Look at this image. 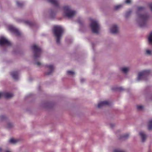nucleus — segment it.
<instances>
[{
	"mask_svg": "<svg viewBox=\"0 0 152 152\" xmlns=\"http://www.w3.org/2000/svg\"><path fill=\"white\" fill-rule=\"evenodd\" d=\"M90 23L89 26L92 32L98 34L101 31V27L99 21L96 19L92 18H89Z\"/></svg>",
	"mask_w": 152,
	"mask_h": 152,
	"instance_id": "f257e3e1",
	"label": "nucleus"
},
{
	"mask_svg": "<svg viewBox=\"0 0 152 152\" xmlns=\"http://www.w3.org/2000/svg\"><path fill=\"white\" fill-rule=\"evenodd\" d=\"M143 9L142 7H138L137 8L136 14L137 16V20L141 26H142V23L144 24L148 18V16L146 15H142L140 14V12Z\"/></svg>",
	"mask_w": 152,
	"mask_h": 152,
	"instance_id": "f03ea898",
	"label": "nucleus"
},
{
	"mask_svg": "<svg viewBox=\"0 0 152 152\" xmlns=\"http://www.w3.org/2000/svg\"><path fill=\"white\" fill-rule=\"evenodd\" d=\"M76 13L75 11L72 10L68 6H65L63 8V15L69 18H72Z\"/></svg>",
	"mask_w": 152,
	"mask_h": 152,
	"instance_id": "7ed1b4c3",
	"label": "nucleus"
},
{
	"mask_svg": "<svg viewBox=\"0 0 152 152\" xmlns=\"http://www.w3.org/2000/svg\"><path fill=\"white\" fill-rule=\"evenodd\" d=\"M64 29L61 26H55L53 29V32L54 35L57 38H59L62 35Z\"/></svg>",
	"mask_w": 152,
	"mask_h": 152,
	"instance_id": "20e7f679",
	"label": "nucleus"
},
{
	"mask_svg": "<svg viewBox=\"0 0 152 152\" xmlns=\"http://www.w3.org/2000/svg\"><path fill=\"white\" fill-rule=\"evenodd\" d=\"M34 51V57L35 59L40 56L42 52L41 48L36 45H34L32 47Z\"/></svg>",
	"mask_w": 152,
	"mask_h": 152,
	"instance_id": "39448f33",
	"label": "nucleus"
},
{
	"mask_svg": "<svg viewBox=\"0 0 152 152\" xmlns=\"http://www.w3.org/2000/svg\"><path fill=\"white\" fill-rule=\"evenodd\" d=\"M7 29L10 32L15 34L16 36L21 34L20 32L16 28L11 25H9L7 26Z\"/></svg>",
	"mask_w": 152,
	"mask_h": 152,
	"instance_id": "423d86ee",
	"label": "nucleus"
},
{
	"mask_svg": "<svg viewBox=\"0 0 152 152\" xmlns=\"http://www.w3.org/2000/svg\"><path fill=\"white\" fill-rule=\"evenodd\" d=\"M151 72L149 70H145L138 73L137 80H138L143 79V78L148 75Z\"/></svg>",
	"mask_w": 152,
	"mask_h": 152,
	"instance_id": "0eeeda50",
	"label": "nucleus"
},
{
	"mask_svg": "<svg viewBox=\"0 0 152 152\" xmlns=\"http://www.w3.org/2000/svg\"><path fill=\"white\" fill-rule=\"evenodd\" d=\"M109 31L110 32L114 34L117 33L119 31V27L116 24H113L110 27Z\"/></svg>",
	"mask_w": 152,
	"mask_h": 152,
	"instance_id": "6e6552de",
	"label": "nucleus"
},
{
	"mask_svg": "<svg viewBox=\"0 0 152 152\" xmlns=\"http://www.w3.org/2000/svg\"><path fill=\"white\" fill-rule=\"evenodd\" d=\"M13 96V94L12 93L7 92H2L0 93V98L1 96H4L6 98L8 99L12 97Z\"/></svg>",
	"mask_w": 152,
	"mask_h": 152,
	"instance_id": "1a4fd4ad",
	"label": "nucleus"
},
{
	"mask_svg": "<svg viewBox=\"0 0 152 152\" xmlns=\"http://www.w3.org/2000/svg\"><path fill=\"white\" fill-rule=\"evenodd\" d=\"M6 45L10 46L11 45V42L7 40L6 39H0V45Z\"/></svg>",
	"mask_w": 152,
	"mask_h": 152,
	"instance_id": "9d476101",
	"label": "nucleus"
},
{
	"mask_svg": "<svg viewBox=\"0 0 152 152\" xmlns=\"http://www.w3.org/2000/svg\"><path fill=\"white\" fill-rule=\"evenodd\" d=\"M110 102L108 101H104L101 102L98 104V107L100 108L102 107L105 105H109L110 104Z\"/></svg>",
	"mask_w": 152,
	"mask_h": 152,
	"instance_id": "9b49d317",
	"label": "nucleus"
},
{
	"mask_svg": "<svg viewBox=\"0 0 152 152\" xmlns=\"http://www.w3.org/2000/svg\"><path fill=\"white\" fill-rule=\"evenodd\" d=\"M47 66L48 68L49 71V72L46 73V75H50L53 71L54 69V66L52 65H47Z\"/></svg>",
	"mask_w": 152,
	"mask_h": 152,
	"instance_id": "f8f14e48",
	"label": "nucleus"
},
{
	"mask_svg": "<svg viewBox=\"0 0 152 152\" xmlns=\"http://www.w3.org/2000/svg\"><path fill=\"white\" fill-rule=\"evenodd\" d=\"M11 75L15 80H17L18 78V73L17 72L14 71L11 73Z\"/></svg>",
	"mask_w": 152,
	"mask_h": 152,
	"instance_id": "ddd939ff",
	"label": "nucleus"
},
{
	"mask_svg": "<svg viewBox=\"0 0 152 152\" xmlns=\"http://www.w3.org/2000/svg\"><path fill=\"white\" fill-rule=\"evenodd\" d=\"M48 1L54 5L56 7H58L59 3L57 0H48Z\"/></svg>",
	"mask_w": 152,
	"mask_h": 152,
	"instance_id": "4468645a",
	"label": "nucleus"
},
{
	"mask_svg": "<svg viewBox=\"0 0 152 152\" xmlns=\"http://www.w3.org/2000/svg\"><path fill=\"white\" fill-rule=\"evenodd\" d=\"M139 134L141 137L142 142H144L146 138V134L142 132H140Z\"/></svg>",
	"mask_w": 152,
	"mask_h": 152,
	"instance_id": "2eb2a0df",
	"label": "nucleus"
},
{
	"mask_svg": "<svg viewBox=\"0 0 152 152\" xmlns=\"http://www.w3.org/2000/svg\"><path fill=\"white\" fill-rule=\"evenodd\" d=\"M18 140L17 139H15L13 138L9 140V142L15 144L18 141Z\"/></svg>",
	"mask_w": 152,
	"mask_h": 152,
	"instance_id": "dca6fc26",
	"label": "nucleus"
},
{
	"mask_svg": "<svg viewBox=\"0 0 152 152\" xmlns=\"http://www.w3.org/2000/svg\"><path fill=\"white\" fill-rule=\"evenodd\" d=\"M129 70V68L127 67H123L121 69V70L125 73H126Z\"/></svg>",
	"mask_w": 152,
	"mask_h": 152,
	"instance_id": "f3484780",
	"label": "nucleus"
},
{
	"mask_svg": "<svg viewBox=\"0 0 152 152\" xmlns=\"http://www.w3.org/2000/svg\"><path fill=\"white\" fill-rule=\"evenodd\" d=\"M148 129L149 130L152 129V120H150L149 122Z\"/></svg>",
	"mask_w": 152,
	"mask_h": 152,
	"instance_id": "a211bd4d",
	"label": "nucleus"
},
{
	"mask_svg": "<svg viewBox=\"0 0 152 152\" xmlns=\"http://www.w3.org/2000/svg\"><path fill=\"white\" fill-rule=\"evenodd\" d=\"M129 136V134H126L123 135L121 137V138L123 139H126L128 138Z\"/></svg>",
	"mask_w": 152,
	"mask_h": 152,
	"instance_id": "6ab92c4d",
	"label": "nucleus"
},
{
	"mask_svg": "<svg viewBox=\"0 0 152 152\" xmlns=\"http://www.w3.org/2000/svg\"><path fill=\"white\" fill-rule=\"evenodd\" d=\"M78 22L80 24V30L82 31V29H85V27L83 26H82V21H78Z\"/></svg>",
	"mask_w": 152,
	"mask_h": 152,
	"instance_id": "aec40b11",
	"label": "nucleus"
},
{
	"mask_svg": "<svg viewBox=\"0 0 152 152\" xmlns=\"http://www.w3.org/2000/svg\"><path fill=\"white\" fill-rule=\"evenodd\" d=\"M122 7V5H119L116 6L115 7V10H118L121 8Z\"/></svg>",
	"mask_w": 152,
	"mask_h": 152,
	"instance_id": "412c9836",
	"label": "nucleus"
},
{
	"mask_svg": "<svg viewBox=\"0 0 152 152\" xmlns=\"http://www.w3.org/2000/svg\"><path fill=\"white\" fill-rule=\"evenodd\" d=\"M67 72V74L69 75H73L75 74L74 72L71 71H68Z\"/></svg>",
	"mask_w": 152,
	"mask_h": 152,
	"instance_id": "4be33fe9",
	"label": "nucleus"
},
{
	"mask_svg": "<svg viewBox=\"0 0 152 152\" xmlns=\"http://www.w3.org/2000/svg\"><path fill=\"white\" fill-rule=\"evenodd\" d=\"M143 107L141 105H137V108L139 110H141L143 109Z\"/></svg>",
	"mask_w": 152,
	"mask_h": 152,
	"instance_id": "5701e85b",
	"label": "nucleus"
},
{
	"mask_svg": "<svg viewBox=\"0 0 152 152\" xmlns=\"http://www.w3.org/2000/svg\"><path fill=\"white\" fill-rule=\"evenodd\" d=\"M50 17L51 18H52V16L53 15H55V12H52V11H51L50 12Z\"/></svg>",
	"mask_w": 152,
	"mask_h": 152,
	"instance_id": "b1692460",
	"label": "nucleus"
},
{
	"mask_svg": "<svg viewBox=\"0 0 152 152\" xmlns=\"http://www.w3.org/2000/svg\"><path fill=\"white\" fill-rule=\"evenodd\" d=\"M146 53L147 54L149 55H151V54L152 51L150 50H147L146 51Z\"/></svg>",
	"mask_w": 152,
	"mask_h": 152,
	"instance_id": "393cba45",
	"label": "nucleus"
},
{
	"mask_svg": "<svg viewBox=\"0 0 152 152\" xmlns=\"http://www.w3.org/2000/svg\"><path fill=\"white\" fill-rule=\"evenodd\" d=\"M148 42L149 44L150 45H152V39H148Z\"/></svg>",
	"mask_w": 152,
	"mask_h": 152,
	"instance_id": "a878e982",
	"label": "nucleus"
},
{
	"mask_svg": "<svg viewBox=\"0 0 152 152\" xmlns=\"http://www.w3.org/2000/svg\"><path fill=\"white\" fill-rule=\"evenodd\" d=\"M114 152H125L124 151L118 150V149H115L114 151Z\"/></svg>",
	"mask_w": 152,
	"mask_h": 152,
	"instance_id": "bb28decb",
	"label": "nucleus"
},
{
	"mask_svg": "<svg viewBox=\"0 0 152 152\" xmlns=\"http://www.w3.org/2000/svg\"><path fill=\"white\" fill-rule=\"evenodd\" d=\"M17 4L18 6L20 7L22 6V4L20 3H19L18 1L17 2Z\"/></svg>",
	"mask_w": 152,
	"mask_h": 152,
	"instance_id": "cd10ccee",
	"label": "nucleus"
},
{
	"mask_svg": "<svg viewBox=\"0 0 152 152\" xmlns=\"http://www.w3.org/2000/svg\"><path fill=\"white\" fill-rule=\"evenodd\" d=\"M148 38H152V32H151L149 33Z\"/></svg>",
	"mask_w": 152,
	"mask_h": 152,
	"instance_id": "c85d7f7f",
	"label": "nucleus"
},
{
	"mask_svg": "<svg viewBox=\"0 0 152 152\" xmlns=\"http://www.w3.org/2000/svg\"><path fill=\"white\" fill-rule=\"evenodd\" d=\"M60 39H56V42L58 44H59L60 41Z\"/></svg>",
	"mask_w": 152,
	"mask_h": 152,
	"instance_id": "c756f323",
	"label": "nucleus"
},
{
	"mask_svg": "<svg viewBox=\"0 0 152 152\" xmlns=\"http://www.w3.org/2000/svg\"><path fill=\"white\" fill-rule=\"evenodd\" d=\"M126 3L127 4L130 3L131 2V0H126Z\"/></svg>",
	"mask_w": 152,
	"mask_h": 152,
	"instance_id": "7c9ffc66",
	"label": "nucleus"
},
{
	"mask_svg": "<svg viewBox=\"0 0 152 152\" xmlns=\"http://www.w3.org/2000/svg\"><path fill=\"white\" fill-rule=\"evenodd\" d=\"M36 64L38 66H39L41 65V63L39 62H37L36 63Z\"/></svg>",
	"mask_w": 152,
	"mask_h": 152,
	"instance_id": "2f4dec72",
	"label": "nucleus"
},
{
	"mask_svg": "<svg viewBox=\"0 0 152 152\" xmlns=\"http://www.w3.org/2000/svg\"><path fill=\"white\" fill-rule=\"evenodd\" d=\"M150 7L151 8V11H152V3L150 4Z\"/></svg>",
	"mask_w": 152,
	"mask_h": 152,
	"instance_id": "473e14b6",
	"label": "nucleus"
},
{
	"mask_svg": "<svg viewBox=\"0 0 152 152\" xmlns=\"http://www.w3.org/2000/svg\"><path fill=\"white\" fill-rule=\"evenodd\" d=\"M5 37H6L4 35H1L0 37V38H5Z\"/></svg>",
	"mask_w": 152,
	"mask_h": 152,
	"instance_id": "72a5a7b5",
	"label": "nucleus"
},
{
	"mask_svg": "<svg viewBox=\"0 0 152 152\" xmlns=\"http://www.w3.org/2000/svg\"><path fill=\"white\" fill-rule=\"evenodd\" d=\"M26 23L28 24V25H31V23L28 21H27L26 22Z\"/></svg>",
	"mask_w": 152,
	"mask_h": 152,
	"instance_id": "f704fd0d",
	"label": "nucleus"
},
{
	"mask_svg": "<svg viewBox=\"0 0 152 152\" xmlns=\"http://www.w3.org/2000/svg\"><path fill=\"white\" fill-rule=\"evenodd\" d=\"M131 12H128L126 13V16L127 17L129 14H130Z\"/></svg>",
	"mask_w": 152,
	"mask_h": 152,
	"instance_id": "c9c22d12",
	"label": "nucleus"
},
{
	"mask_svg": "<svg viewBox=\"0 0 152 152\" xmlns=\"http://www.w3.org/2000/svg\"><path fill=\"white\" fill-rule=\"evenodd\" d=\"M85 81V80L83 79H81L80 80V82L81 83Z\"/></svg>",
	"mask_w": 152,
	"mask_h": 152,
	"instance_id": "e433bc0d",
	"label": "nucleus"
},
{
	"mask_svg": "<svg viewBox=\"0 0 152 152\" xmlns=\"http://www.w3.org/2000/svg\"><path fill=\"white\" fill-rule=\"evenodd\" d=\"M4 118V116L2 115L0 117V119H1V118Z\"/></svg>",
	"mask_w": 152,
	"mask_h": 152,
	"instance_id": "4c0bfd02",
	"label": "nucleus"
},
{
	"mask_svg": "<svg viewBox=\"0 0 152 152\" xmlns=\"http://www.w3.org/2000/svg\"><path fill=\"white\" fill-rule=\"evenodd\" d=\"M119 89L120 90H121L122 89L121 88H119Z\"/></svg>",
	"mask_w": 152,
	"mask_h": 152,
	"instance_id": "58836bf2",
	"label": "nucleus"
},
{
	"mask_svg": "<svg viewBox=\"0 0 152 152\" xmlns=\"http://www.w3.org/2000/svg\"><path fill=\"white\" fill-rule=\"evenodd\" d=\"M2 151V149L1 148H0V152H1Z\"/></svg>",
	"mask_w": 152,
	"mask_h": 152,
	"instance_id": "ea45409f",
	"label": "nucleus"
},
{
	"mask_svg": "<svg viewBox=\"0 0 152 152\" xmlns=\"http://www.w3.org/2000/svg\"><path fill=\"white\" fill-rule=\"evenodd\" d=\"M6 152H10L9 151H6Z\"/></svg>",
	"mask_w": 152,
	"mask_h": 152,
	"instance_id": "a19ab883",
	"label": "nucleus"
}]
</instances>
